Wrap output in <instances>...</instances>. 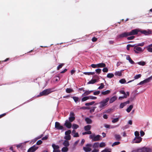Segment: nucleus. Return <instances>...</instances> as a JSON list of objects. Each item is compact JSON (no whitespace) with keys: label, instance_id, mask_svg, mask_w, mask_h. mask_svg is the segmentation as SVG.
<instances>
[{"label":"nucleus","instance_id":"5fc2aeb1","mask_svg":"<svg viewBox=\"0 0 152 152\" xmlns=\"http://www.w3.org/2000/svg\"><path fill=\"white\" fill-rule=\"evenodd\" d=\"M134 36H132L129 37H128L127 38V39L128 40H132L134 38Z\"/></svg>","mask_w":152,"mask_h":152},{"label":"nucleus","instance_id":"dca6fc26","mask_svg":"<svg viewBox=\"0 0 152 152\" xmlns=\"http://www.w3.org/2000/svg\"><path fill=\"white\" fill-rule=\"evenodd\" d=\"M97 68H103L106 66V64L104 63H101L97 64Z\"/></svg>","mask_w":152,"mask_h":152},{"label":"nucleus","instance_id":"052dcab7","mask_svg":"<svg viewBox=\"0 0 152 152\" xmlns=\"http://www.w3.org/2000/svg\"><path fill=\"white\" fill-rule=\"evenodd\" d=\"M100 93V91H96L94 92L93 94L94 95H97L99 94Z\"/></svg>","mask_w":152,"mask_h":152},{"label":"nucleus","instance_id":"37998d69","mask_svg":"<svg viewBox=\"0 0 152 152\" xmlns=\"http://www.w3.org/2000/svg\"><path fill=\"white\" fill-rule=\"evenodd\" d=\"M119 82L121 84H124L126 82V80L124 79H122L119 81Z\"/></svg>","mask_w":152,"mask_h":152},{"label":"nucleus","instance_id":"680f3d73","mask_svg":"<svg viewBox=\"0 0 152 152\" xmlns=\"http://www.w3.org/2000/svg\"><path fill=\"white\" fill-rule=\"evenodd\" d=\"M91 66L93 68H97V64H92L91 65Z\"/></svg>","mask_w":152,"mask_h":152},{"label":"nucleus","instance_id":"6e6552de","mask_svg":"<svg viewBox=\"0 0 152 152\" xmlns=\"http://www.w3.org/2000/svg\"><path fill=\"white\" fill-rule=\"evenodd\" d=\"M139 31V30L137 29L132 30L130 32H128L129 36L137 34Z\"/></svg>","mask_w":152,"mask_h":152},{"label":"nucleus","instance_id":"c756f323","mask_svg":"<svg viewBox=\"0 0 152 152\" xmlns=\"http://www.w3.org/2000/svg\"><path fill=\"white\" fill-rule=\"evenodd\" d=\"M88 99H89L88 96L84 97L82 99V102H83L86 101Z\"/></svg>","mask_w":152,"mask_h":152},{"label":"nucleus","instance_id":"393cba45","mask_svg":"<svg viewBox=\"0 0 152 152\" xmlns=\"http://www.w3.org/2000/svg\"><path fill=\"white\" fill-rule=\"evenodd\" d=\"M114 76V74L112 73H108L107 75V77L109 78H111Z\"/></svg>","mask_w":152,"mask_h":152},{"label":"nucleus","instance_id":"79ce46f5","mask_svg":"<svg viewBox=\"0 0 152 152\" xmlns=\"http://www.w3.org/2000/svg\"><path fill=\"white\" fill-rule=\"evenodd\" d=\"M72 98L73 99L74 101L75 102H77L78 101L79 99L78 97H77L73 96L72 97Z\"/></svg>","mask_w":152,"mask_h":152},{"label":"nucleus","instance_id":"bb28decb","mask_svg":"<svg viewBox=\"0 0 152 152\" xmlns=\"http://www.w3.org/2000/svg\"><path fill=\"white\" fill-rule=\"evenodd\" d=\"M66 92L67 93H71L73 92L74 91V90L73 89L70 88H68L66 89Z\"/></svg>","mask_w":152,"mask_h":152},{"label":"nucleus","instance_id":"c9c22d12","mask_svg":"<svg viewBox=\"0 0 152 152\" xmlns=\"http://www.w3.org/2000/svg\"><path fill=\"white\" fill-rule=\"evenodd\" d=\"M137 63L138 64L142 66H144L145 64V63L144 61H140L138 62Z\"/></svg>","mask_w":152,"mask_h":152},{"label":"nucleus","instance_id":"2f4dec72","mask_svg":"<svg viewBox=\"0 0 152 152\" xmlns=\"http://www.w3.org/2000/svg\"><path fill=\"white\" fill-rule=\"evenodd\" d=\"M68 149L67 147H64L62 149L61 151L63 152H66L68 151Z\"/></svg>","mask_w":152,"mask_h":152},{"label":"nucleus","instance_id":"f257e3e1","mask_svg":"<svg viewBox=\"0 0 152 152\" xmlns=\"http://www.w3.org/2000/svg\"><path fill=\"white\" fill-rule=\"evenodd\" d=\"M109 100V98L107 97L101 101L98 104H99V107L102 110L105 107L107 104V102Z\"/></svg>","mask_w":152,"mask_h":152},{"label":"nucleus","instance_id":"864d4df0","mask_svg":"<svg viewBox=\"0 0 152 152\" xmlns=\"http://www.w3.org/2000/svg\"><path fill=\"white\" fill-rule=\"evenodd\" d=\"M134 135L135 136V137H140V134L139 132L137 131H136L134 132Z\"/></svg>","mask_w":152,"mask_h":152},{"label":"nucleus","instance_id":"20e7f679","mask_svg":"<svg viewBox=\"0 0 152 152\" xmlns=\"http://www.w3.org/2000/svg\"><path fill=\"white\" fill-rule=\"evenodd\" d=\"M134 51L135 53L139 54L143 52L144 51V49H142V48L140 47L135 46L134 48Z\"/></svg>","mask_w":152,"mask_h":152},{"label":"nucleus","instance_id":"e2e57ef3","mask_svg":"<svg viewBox=\"0 0 152 152\" xmlns=\"http://www.w3.org/2000/svg\"><path fill=\"white\" fill-rule=\"evenodd\" d=\"M96 108V107H93L92 108L90 111V113H92L94 112L95 110V109Z\"/></svg>","mask_w":152,"mask_h":152},{"label":"nucleus","instance_id":"7ed1b4c3","mask_svg":"<svg viewBox=\"0 0 152 152\" xmlns=\"http://www.w3.org/2000/svg\"><path fill=\"white\" fill-rule=\"evenodd\" d=\"M51 89L50 88L45 90L39 93V94L38 95V97L48 95L51 92Z\"/></svg>","mask_w":152,"mask_h":152},{"label":"nucleus","instance_id":"a18cd8bd","mask_svg":"<svg viewBox=\"0 0 152 152\" xmlns=\"http://www.w3.org/2000/svg\"><path fill=\"white\" fill-rule=\"evenodd\" d=\"M71 132L70 130H68L67 131H66L65 132V134L66 135H70L71 133Z\"/></svg>","mask_w":152,"mask_h":152},{"label":"nucleus","instance_id":"473e14b6","mask_svg":"<svg viewBox=\"0 0 152 152\" xmlns=\"http://www.w3.org/2000/svg\"><path fill=\"white\" fill-rule=\"evenodd\" d=\"M99 145V142H95L94 144L93 147L94 148H97L98 147Z\"/></svg>","mask_w":152,"mask_h":152},{"label":"nucleus","instance_id":"c85d7f7f","mask_svg":"<svg viewBox=\"0 0 152 152\" xmlns=\"http://www.w3.org/2000/svg\"><path fill=\"white\" fill-rule=\"evenodd\" d=\"M75 119V118L74 116H71L69 117V122H72Z\"/></svg>","mask_w":152,"mask_h":152},{"label":"nucleus","instance_id":"f03ea898","mask_svg":"<svg viewBox=\"0 0 152 152\" xmlns=\"http://www.w3.org/2000/svg\"><path fill=\"white\" fill-rule=\"evenodd\" d=\"M132 152H151V150L149 148L143 147L133 151Z\"/></svg>","mask_w":152,"mask_h":152},{"label":"nucleus","instance_id":"4be33fe9","mask_svg":"<svg viewBox=\"0 0 152 152\" xmlns=\"http://www.w3.org/2000/svg\"><path fill=\"white\" fill-rule=\"evenodd\" d=\"M52 146L53 149V150H58L59 148V147L58 145H56L55 144H52Z\"/></svg>","mask_w":152,"mask_h":152},{"label":"nucleus","instance_id":"e433bc0d","mask_svg":"<svg viewBox=\"0 0 152 152\" xmlns=\"http://www.w3.org/2000/svg\"><path fill=\"white\" fill-rule=\"evenodd\" d=\"M92 91H86L85 92L84 94L85 95H88L89 94H90L91 92H92Z\"/></svg>","mask_w":152,"mask_h":152},{"label":"nucleus","instance_id":"4c0bfd02","mask_svg":"<svg viewBox=\"0 0 152 152\" xmlns=\"http://www.w3.org/2000/svg\"><path fill=\"white\" fill-rule=\"evenodd\" d=\"M79 127V126L78 125L75 124H73L72 125V128L74 129H76Z\"/></svg>","mask_w":152,"mask_h":152},{"label":"nucleus","instance_id":"0eeeda50","mask_svg":"<svg viewBox=\"0 0 152 152\" xmlns=\"http://www.w3.org/2000/svg\"><path fill=\"white\" fill-rule=\"evenodd\" d=\"M55 128L58 130H62L63 129L64 127L62 126L58 122H56L55 123Z\"/></svg>","mask_w":152,"mask_h":152},{"label":"nucleus","instance_id":"a19ab883","mask_svg":"<svg viewBox=\"0 0 152 152\" xmlns=\"http://www.w3.org/2000/svg\"><path fill=\"white\" fill-rule=\"evenodd\" d=\"M141 76V75L140 74L136 75L134 77L135 79H138L140 78Z\"/></svg>","mask_w":152,"mask_h":152},{"label":"nucleus","instance_id":"f3484780","mask_svg":"<svg viewBox=\"0 0 152 152\" xmlns=\"http://www.w3.org/2000/svg\"><path fill=\"white\" fill-rule=\"evenodd\" d=\"M85 120L87 124H91L92 123V120L88 118H86L85 119Z\"/></svg>","mask_w":152,"mask_h":152},{"label":"nucleus","instance_id":"423d86ee","mask_svg":"<svg viewBox=\"0 0 152 152\" xmlns=\"http://www.w3.org/2000/svg\"><path fill=\"white\" fill-rule=\"evenodd\" d=\"M100 136L97 135L95 136L94 134L91 135L90 136V138L92 139L94 141H98L100 140Z\"/></svg>","mask_w":152,"mask_h":152},{"label":"nucleus","instance_id":"c03bdc74","mask_svg":"<svg viewBox=\"0 0 152 152\" xmlns=\"http://www.w3.org/2000/svg\"><path fill=\"white\" fill-rule=\"evenodd\" d=\"M120 143L119 142H114L112 145V147H113L114 146L119 145Z\"/></svg>","mask_w":152,"mask_h":152},{"label":"nucleus","instance_id":"bf43d9fd","mask_svg":"<svg viewBox=\"0 0 152 152\" xmlns=\"http://www.w3.org/2000/svg\"><path fill=\"white\" fill-rule=\"evenodd\" d=\"M89 99H96L97 98L96 97L92 96H88Z\"/></svg>","mask_w":152,"mask_h":152},{"label":"nucleus","instance_id":"1a4fd4ad","mask_svg":"<svg viewBox=\"0 0 152 152\" xmlns=\"http://www.w3.org/2000/svg\"><path fill=\"white\" fill-rule=\"evenodd\" d=\"M142 138L140 137H135L133 140L134 143H139L142 140Z\"/></svg>","mask_w":152,"mask_h":152},{"label":"nucleus","instance_id":"774afa93","mask_svg":"<svg viewBox=\"0 0 152 152\" xmlns=\"http://www.w3.org/2000/svg\"><path fill=\"white\" fill-rule=\"evenodd\" d=\"M79 136V135L78 134L77 132L75 133L73 135V137H78Z\"/></svg>","mask_w":152,"mask_h":152},{"label":"nucleus","instance_id":"f8f14e48","mask_svg":"<svg viewBox=\"0 0 152 152\" xmlns=\"http://www.w3.org/2000/svg\"><path fill=\"white\" fill-rule=\"evenodd\" d=\"M140 31L142 34H143L145 35H148L151 33V31H147L145 30H143L141 31Z\"/></svg>","mask_w":152,"mask_h":152},{"label":"nucleus","instance_id":"aec40b11","mask_svg":"<svg viewBox=\"0 0 152 152\" xmlns=\"http://www.w3.org/2000/svg\"><path fill=\"white\" fill-rule=\"evenodd\" d=\"M83 149L86 152H90L91 150V149L88 147H83Z\"/></svg>","mask_w":152,"mask_h":152},{"label":"nucleus","instance_id":"39448f33","mask_svg":"<svg viewBox=\"0 0 152 152\" xmlns=\"http://www.w3.org/2000/svg\"><path fill=\"white\" fill-rule=\"evenodd\" d=\"M128 36H129L128 32H124L118 34L116 37V38L118 39H121L124 37H126Z\"/></svg>","mask_w":152,"mask_h":152},{"label":"nucleus","instance_id":"7c9ffc66","mask_svg":"<svg viewBox=\"0 0 152 152\" xmlns=\"http://www.w3.org/2000/svg\"><path fill=\"white\" fill-rule=\"evenodd\" d=\"M146 48L149 52L152 53V48L151 47L147 46Z\"/></svg>","mask_w":152,"mask_h":152},{"label":"nucleus","instance_id":"2eb2a0df","mask_svg":"<svg viewBox=\"0 0 152 152\" xmlns=\"http://www.w3.org/2000/svg\"><path fill=\"white\" fill-rule=\"evenodd\" d=\"M124 71V70H121L120 71H118L117 72H116L114 74V75L115 76H121L122 75V72Z\"/></svg>","mask_w":152,"mask_h":152},{"label":"nucleus","instance_id":"9b49d317","mask_svg":"<svg viewBox=\"0 0 152 152\" xmlns=\"http://www.w3.org/2000/svg\"><path fill=\"white\" fill-rule=\"evenodd\" d=\"M65 126L68 129L72 127V124L71 122H69L67 120H66L64 124Z\"/></svg>","mask_w":152,"mask_h":152},{"label":"nucleus","instance_id":"6ab92c4d","mask_svg":"<svg viewBox=\"0 0 152 152\" xmlns=\"http://www.w3.org/2000/svg\"><path fill=\"white\" fill-rule=\"evenodd\" d=\"M114 137L117 140H120L121 138V137L119 134H115L114 135Z\"/></svg>","mask_w":152,"mask_h":152},{"label":"nucleus","instance_id":"9d476101","mask_svg":"<svg viewBox=\"0 0 152 152\" xmlns=\"http://www.w3.org/2000/svg\"><path fill=\"white\" fill-rule=\"evenodd\" d=\"M38 148V147H36L35 145H34L28 149L27 152H34Z\"/></svg>","mask_w":152,"mask_h":152},{"label":"nucleus","instance_id":"603ef678","mask_svg":"<svg viewBox=\"0 0 152 152\" xmlns=\"http://www.w3.org/2000/svg\"><path fill=\"white\" fill-rule=\"evenodd\" d=\"M126 105L124 102L121 103L120 105V108H122Z\"/></svg>","mask_w":152,"mask_h":152},{"label":"nucleus","instance_id":"4d7b16f0","mask_svg":"<svg viewBox=\"0 0 152 152\" xmlns=\"http://www.w3.org/2000/svg\"><path fill=\"white\" fill-rule=\"evenodd\" d=\"M126 93L127 94H126V93H125V94H124V98H126L127 97V96H129V92H126Z\"/></svg>","mask_w":152,"mask_h":152},{"label":"nucleus","instance_id":"09e8293b","mask_svg":"<svg viewBox=\"0 0 152 152\" xmlns=\"http://www.w3.org/2000/svg\"><path fill=\"white\" fill-rule=\"evenodd\" d=\"M102 69V71L104 72H107L108 71V69L107 67H103Z\"/></svg>","mask_w":152,"mask_h":152},{"label":"nucleus","instance_id":"ea45409f","mask_svg":"<svg viewBox=\"0 0 152 152\" xmlns=\"http://www.w3.org/2000/svg\"><path fill=\"white\" fill-rule=\"evenodd\" d=\"M106 145L104 142H101L99 144V147L101 148H102L105 146Z\"/></svg>","mask_w":152,"mask_h":152},{"label":"nucleus","instance_id":"de8ad7c7","mask_svg":"<svg viewBox=\"0 0 152 152\" xmlns=\"http://www.w3.org/2000/svg\"><path fill=\"white\" fill-rule=\"evenodd\" d=\"M119 121V118H116L114 119L112 121V122L113 123H116Z\"/></svg>","mask_w":152,"mask_h":152},{"label":"nucleus","instance_id":"49530a36","mask_svg":"<svg viewBox=\"0 0 152 152\" xmlns=\"http://www.w3.org/2000/svg\"><path fill=\"white\" fill-rule=\"evenodd\" d=\"M104 85L103 83L100 84V86L98 87V89H101L104 88Z\"/></svg>","mask_w":152,"mask_h":152},{"label":"nucleus","instance_id":"338daca9","mask_svg":"<svg viewBox=\"0 0 152 152\" xmlns=\"http://www.w3.org/2000/svg\"><path fill=\"white\" fill-rule=\"evenodd\" d=\"M140 136L141 137L143 136L145 134L144 132L142 130L140 131Z\"/></svg>","mask_w":152,"mask_h":152},{"label":"nucleus","instance_id":"8fccbe9b","mask_svg":"<svg viewBox=\"0 0 152 152\" xmlns=\"http://www.w3.org/2000/svg\"><path fill=\"white\" fill-rule=\"evenodd\" d=\"M64 65V64H59L57 67V69L58 70H59L60 68H61Z\"/></svg>","mask_w":152,"mask_h":152},{"label":"nucleus","instance_id":"72a5a7b5","mask_svg":"<svg viewBox=\"0 0 152 152\" xmlns=\"http://www.w3.org/2000/svg\"><path fill=\"white\" fill-rule=\"evenodd\" d=\"M64 139L66 140H69L71 139V137L70 135H66L64 137Z\"/></svg>","mask_w":152,"mask_h":152},{"label":"nucleus","instance_id":"3c124183","mask_svg":"<svg viewBox=\"0 0 152 152\" xmlns=\"http://www.w3.org/2000/svg\"><path fill=\"white\" fill-rule=\"evenodd\" d=\"M101 69H98L95 70L96 72L98 74H99L100 73H101Z\"/></svg>","mask_w":152,"mask_h":152},{"label":"nucleus","instance_id":"ddd939ff","mask_svg":"<svg viewBox=\"0 0 152 152\" xmlns=\"http://www.w3.org/2000/svg\"><path fill=\"white\" fill-rule=\"evenodd\" d=\"M117 99V97L116 96H114L111 97L110 100V103H112L115 101Z\"/></svg>","mask_w":152,"mask_h":152},{"label":"nucleus","instance_id":"a211bd4d","mask_svg":"<svg viewBox=\"0 0 152 152\" xmlns=\"http://www.w3.org/2000/svg\"><path fill=\"white\" fill-rule=\"evenodd\" d=\"M91 126L90 125H87L84 127V129L85 131H89L91 129Z\"/></svg>","mask_w":152,"mask_h":152},{"label":"nucleus","instance_id":"412c9836","mask_svg":"<svg viewBox=\"0 0 152 152\" xmlns=\"http://www.w3.org/2000/svg\"><path fill=\"white\" fill-rule=\"evenodd\" d=\"M97 81V80L96 79H92L90 81H89L88 83V84H93L95 83Z\"/></svg>","mask_w":152,"mask_h":152},{"label":"nucleus","instance_id":"f704fd0d","mask_svg":"<svg viewBox=\"0 0 152 152\" xmlns=\"http://www.w3.org/2000/svg\"><path fill=\"white\" fill-rule=\"evenodd\" d=\"M91 134V131H89L87 132H86L82 133V134L83 135L87 134Z\"/></svg>","mask_w":152,"mask_h":152},{"label":"nucleus","instance_id":"13d9d810","mask_svg":"<svg viewBox=\"0 0 152 152\" xmlns=\"http://www.w3.org/2000/svg\"><path fill=\"white\" fill-rule=\"evenodd\" d=\"M42 141L40 140L37 142L36 144L38 145H39L41 144L42 143Z\"/></svg>","mask_w":152,"mask_h":152},{"label":"nucleus","instance_id":"69168bd1","mask_svg":"<svg viewBox=\"0 0 152 152\" xmlns=\"http://www.w3.org/2000/svg\"><path fill=\"white\" fill-rule=\"evenodd\" d=\"M97 40V38L94 37L92 38V41L93 42H95Z\"/></svg>","mask_w":152,"mask_h":152},{"label":"nucleus","instance_id":"58836bf2","mask_svg":"<svg viewBox=\"0 0 152 152\" xmlns=\"http://www.w3.org/2000/svg\"><path fill=\"white\" fill-rule=\"evenodd\" d=\"M94 103V102L92 101L90 102L86 103L85 104L86 106H89L93 104Z\"/></svg>","mask_w":152,"mask_h":152},{"label":"nucleus","instance_id":"6e6d98bb","mask_svg":"<svg viewBox=\"0 0 152 152\" xmlns=\"http://www.w3.org/2000/svg\"><path fill=\"white\" fill-rule=\"evenodd\" d=\"M144 42H142L141 43H139L138 44H136L135 46H137V47H138L139 46H142L144 45Z\"/></svg>","mask_w":152,"mask_h":152},{"label":"nucleus","instance_id":"4468645a","mask_svg":"<svg viewBox=\"0 0 152 152\" xmlns=\"http://www.w3.org/2000/svg\"><path fill=\"white\" fill-rule=\"evenodd\" d=\"M126 59L129 60V62L132 64H133L134 63V62L132 60L129 55H127L126 56Z\"/></svg>","mask_w":152,"mask_h":152},{"label":"nucleus","instance_id":"cd10ccee","mask_svg":"<svg viewBox=\"0 0 152 152\" xmlns=\"http://www.w3.org/2000/svg\"><path fill=\"white\" fill-rule=\"evenodd\" d=\"M152 78V76H151L150 77H148V78L144 80V82H145V83H147L148 82H149L151 79Z\"/></svg>","mask_w":152,"mask_h":152},{"label":"nucleus","instance_id":"0e129e2a","mask_svg":"<svg viewBox=\"0 0 152 152\" xmlns=\"http://www.w3.org/2000/svg\"><path fill=\"white\" fill-rule=\"evenodd\" d=\"M48 135H46L45 137H43L42 138V140H46L48 139Z\"/></svg>","mask_w":152,"mask_h":152},{"label":"nucleus","instance_id":"b1692460","mask_svg":"<svg viewBox=\"0 0 152 152\" xmlns=\"http://www.w3.org/2000/svg\"><path fill=\"white\" fill-rule=\"evenodd\" d=\"M133 108V106L132 105H130L126 109V111L128 113H129Z\"/></svg>","mask_w":152,"mask_h":152},{"label":"nucleus","instance_id":"5701e85b","mask_svg":"<svg viewBox=\"0 0 152 152\" xmlns=\"http://www.w3.org/2000/svg\"><path fill=\"white\" fill-rule=\"evenodd\" d=\"M63 144L64 146L67 147L69 145V142L66 140H65L63 142Z\"/></svg>","mask_w":152,"mask_h":152},{"label":"nucleus","instance_id":"a878e982","mask_svg":"<svg viewBox=\"0 0 152 152\" xmlns=\"http://www.w3.org/2000/svg\"><path fill=\"white\" fill-rule=\"evenodd\" d=\"M110 93V91L107 90L104 91H102V94L103 95H106Z\"/></svg>","mask_w":152,"mask_h":152}]
</instances>
